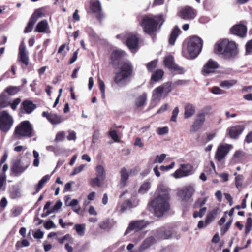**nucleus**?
Returning a JSON list of instances; mask_svg holds the SVG:
<instances>
[{
	"mask_svg": "<svg viewBox=\"0 0 252 252\" xmlns=\"http://www.w3.org/2000/svg\"><path fill=\"white\" fill-rule=\"evenodd\" d=\"M125 55L123 50L115 49L112 51L109 57V64L115 68L114 81L119 87L127 85L134 75L132 64L122 61Z\"/></svg>",
	"mask_w": 252,
	"mask_h": 252,
	"instance_id": "obj_1",
	"label": "nucleus"
},
{
	"mask_svg": "<svg viewBox=\"0 0 252 252\" xmlns=\"http://www.w3.org/2000/svg\"><path fill=\"white\" fill-rule=\"evenodd\" d=\"M156 197L149 203L153 209L154 213L157 217L162 216L170 209V199L168 188L163 184H160L157 190Z\"/></svg>",
	"mask_w": 252,
	"mask_h": 252,
	"instance_id": "obj_2",
	"label": "nucleus"
},
{
	"mask_svg": "<svg viewBox=\"0 0 252 252\" xmlns=\"http://www.w3.org/2000/svg\"><path fill=\"white\" fill-rule=\"evenodd\" d=\"M165 18L162 14L153 16H144L140 23L144 32L150 35L155 34L159 25V28L165 22Z\"/></svg>",
	"mask_w": 252,
	"mask_h": 252,
	"instance_id": "obj_3",
	"label": "nucleus"
},
{
	"mask_svg": "<svg viewBox=\"0 0 252 252\" xmlns=\"http://www.w3.org/2000/svg\"><path fill=\"white\" fill-rule=\"evenodd\" d=\"M214 51L216 54H221L224 58L230 59L236 54V44L233 41L224 39L216 43Z\"/></svg>",
	"mask_w": 252,
	"mask_h": 252,
	"instance_id": "obj_4",
	"label": "nucleus"
},
{
	"mask_svg": "<svg viewBox=\"0 0 252 252\" xmlns=\"http://www.w3.org/2000/svg\"><path fill=\"white\" fill-rule=\"evenodd\" d=\"M34 134L33 126L29 121L25 120L16 126L13 134V137L15 140H20L32 137Z\"/></svg>",
	"mask_w": 252,
	"mask_h": 252,
	"instance_id": "obj_5",
	"label": "nucleus"
},
{
	"mask_svg": "<svg viewBox=\"0 0 252 252\" xmlns=\"http://www.w3.org/2000/svg\"><path fill=\"white\" fill-rule=\"evenodd\" d=\"M203 41L199 37L193 35L190 37L187 42V51L190 57L195 58L201 52Z\"/></svg>",
	"mask_w": 252,
	"mask_h": 252,
	"instance_id": "obj_6",
	"label": "nucleus"
},
{
	"mask_svg": "<svg viewBox=\"0 0 252 252\" xmlns=\"http://www.w3.org/2000/svg\"><path fill=\"white\" fill-rule=\"evenodd\" d=\"M195 192L193 185H189L178 189L177 195L184 204H188L192 201V196Z\"/></svg>",
	"mask_w": 252,
	"mask_h": 252,
	"instance_id": "obj_7",
	"label": "nucleus"
},
{
	"mask_svg": "<svg viewBox=\"0 0 252 252\" xmlns=\"http://www.w3.org/2000/svg\"><path fill=\"white\" fill-rule=\"evenodd\" d=\"M13 124V119L6 111L0 112V129L3 132H8Z\"/></svg>",
	"mask_w": 252,
	"mask_h": 252,
	"instance_id": "obj_8",
	"label": "nucleus"
},
{
	"mask_svg": "<svg viewBox=\"0 0 252 252\" xmlns=\"http://www.w3.org/2000/svg\"><path fill=\"white\" fill-rule=\"evenodd\" d=\"M89 9L91 12L95 14V17L100 23L104 18L101 3L99 0H91L89 2Z\"/></svg>",
	"mask_w": 252,
	"mask_h": 252,
	"instance_id": "obj_9",
	"label": "nucleus"
},
{
	"mask_svg": "<svg viewBox=\"0 0 252 252\" xmlns=\"http://www.w3.org/2000/svg\"><path fill=\"white\" fill-rule=\"evenodd\" d=\"M42 12L41 9H37L34 11L33 13L30 17L27 26H26L24 32L25 33H29L32 31L33 26L37 20L42 16Z\"/></svg>",
	"mask_w": 252,
	"mask_h": 252,
	"instance_id": "obj_10",
	"label": "nucleus"
},
{
	"mask_svg": "<svg viewBox=\"0 0 252 252\" xmlns=\"http://www.w3.org/2000/svg\"><path fill=\"white\" fill-rule=\"evenodd\" d=\"M194 172L192 166L190 164H182L181 167L173 174L175 178H180L192 174Z\"/></svg>",
	"mask_w": 252,
	"mask_h": 252,
	"instance_id": "obj_11",
	"label": "nucleus"
},
{
	"mask_svg": "<svg viewBox=\"0 0 252 252\" xmlns=\"http://www.w3.org/2000/svg\"><path fill=\"white\" fill-rule=\"evenodd\" d=\"M157 241L167 239L172 237L171 230L169 228H160L153 232Z\"/></svg>",
	"mask_w": 252,
	"mask_h": 252,
	"instance_id": "obj_12",
	"label": "nucleus"
},
{
	"mask_svg": "<svg viewBox=\"0 0 252 252\" xmlns=\"http://www.w3.org/2000/svg\"><path fill=\"white\" fill-rule=\"evenodd\" d=\"M219 68L218 63L212 59H209L208 62L204 65L201 73L204 75H207L211 73H213L215 70Z\"/></svg>",
	"mask_w": 252,
	"mask_h": 252,
	"instance_id": "obj_13",
	"label": "nucleus"
},
{
	"mask_svg": "<svg viewBox=\"0 0 252 252\" xmlns=\"http://www.w3.org/2000/svg\"><path fill=\"white\" fill-rule=\"evenodd\" d=\"M29 163H24L21 160H17L11 167V170L15 176H19L28 167Z\"/></svg>",
	"mask_w": 252,
	"mask_h": 252,
	"instance_id": "obj_14",
	"label": "nucleus"
},
{
	"mask_svg": "<svg viewBox=\"0 0 252 252\" xmlns=\"http://www.w3.org/2000/svg\"><path fill=\"white\" fill-rule=\"evenodd\" d=\"M179 16L184 20H191L196 16L194 9L190 6L183 8L179 12Z\"/></svg>",
	"mask_w": 252,
	"mask_h": 252,
	"instance_id": "obj_15",
	"label": "nucleus"
},
{
	"mask_svg": "<svg viewBox=\"0 0 252 252\" xmlns=\"http://www.w3.org/2000/svg\"><path fill=\"white\" fill-rule=\"evenodd\" d=\"M36 105L32 101L29 100H25L22 102L20 108V112L22 114H31L35 108Z\"/></svg>",
	"mask_w": 252,
	"mask_h": 252,
	"instance_id": "obj_16",
	"label": "nucleus"
},
{
	"mask_svg": "<svg viewBox=\"0 0 252 252\" xmlns=\"http://www.w3.org/2000/svg\"><path fill=\"white\" fill-rule=\"evenodd\" d=\"M147 225L144 220H133L130 222L128 227L125 233V235L128 234L130 231L134 230H141L145 228Z\"/></svg>",
	"mask_w": 252,
	"mask_h": 252,
	"instance_id": "obj_17",
	"label": "nucleus"
},
{
	"mask_svg": "<svg viewBox=\"0 0 252 252\" xmlns=\"http://www.w3.org/2000/svg\"><path fill=\"white\" fill-rule=\"evenodd\" d=\"M247 32V27L242 24L235 25L230 29V32L232 34L241 37H245L246 35Z\"/></svg>",
	"mask_w": 252,
	"mask_h": 252,
	"instance_id": "obj_18",
	"label": "nucleus"
},
{
	"mask_svg": "<svg viewBox=\"0 0 252 252\" xmlns=\"http://www.w3.org/2000/svg\"><path fill=\"white\" fill-rule=\"evenodd\" d=\"M42 116L45 117L48 121L52 125H57L61 123L63 119L61 115L57 114L49 113L44 111L42 113Z\"/></svg>",
	"mask_w": 252,
	"mask_h": 252,
	"instance_id": "obj_19",
	"label": "nucleus"
},
{
	"mask_svg": "<svg viewBox=\"0 0 252 252\" xmlns=\"http://www.w3.org/2000/svg\"><path fill=\"white\" fill-rule=\"evenodd\" d=\"M205 121V114L200 113L197 114V117L191 126V131L196 132L203 125Z\"/></svg>",
	"mask_w": 252,
	"mask_h": 252,
	"instance_id": "obj_20",
	"label": "nucleus"
},
{
	"mask_svg": "<svg viewBox=\"0 0 252 252\" xmlns=\"http://www.w3.org/2000/svg\"><path fill=\"white\" fill-rule=\"evenodd\" d=\"M231 148V145L227 144L219 145L216 152L215 158H225Z\"/></svg>",
	"mask_w": 252,
	"mask_h": 252,
	"instance_id": "obj_21",
	"label": "nucleus"
},
{
	"mask_svg": "<svg viewBox=\"0 0 252 252\" xmlns=\"http://www.w3.org/2000/svg\"><path fill=\"white\" fill-rule=\"evenodd\" d=\"M18 59L19 61L25 65V66H22L23 68H25L29 65V57L27 55L24 46L20 45L19 47Z\"/></svg>",
	"mask_w": 252,
	"mask_h": 252,
	"instance_id": "obj_22",
	"label": "nucleus"
},
{
	"mask_svg": "<svg viewBox=\"0 0 252 252\" xmlns=\"http://www.w3.org/2000/svg\"><path fill=\"white\" fill-rule=\"evenodd\" d=\"M138 42L139 39L136 35H130L127 37L126 44L130 49H134L138 47Z\"/></svg>",
	"mask_w": 252,
	"mask_h": 252,
	"instance_id": "obj_23",
	"label": "nucleus"
},
{
	"mask_svg": "<svg viewBox=\"0 0 252 252\" xmlns=\"http://www.w3.org/2000/svg\"><path fill=\"white\" fill-rule=\"evenodd\" d=\"M244 127L240 125H237L231 127L229 130V134L231 138L236 139L242 132Z\"/></svg>",
	"mask_w": 252,
	"mask_h": 252,
	"instance_id": "obj_24",
	"label": "nucleus"
},
{
	"mask_svg": "<svg viewBox=\"0 0 252 252\" xmlns=\"http://www.w3.org/2000/svg\"><path fill=\"white\" fill-rule=\"evenodd\" d=\"M120 186L124 187L126 185L129 176V172L125 168L123 167L120 171Z\"/></svg>",
	"mask_w": 252,
	"mask_h": 252,
	"instance_id": "obj_25",
	"label": "nucleus"
},
{
	"mask_svg": "<svg viewBox=\"0 0 252 252\" xmlns=\"http://www.w3.org/2000/svg\"><path fill=\"white\" fill-rule=\"evenodd\" d=\"M181 32L182 31L180 28L177 26H175L170 33L169 38V43L171 45H173L175 44L177 38Z\"/></svg>",
	"mask_w": 252,
	"mask_h": 252,
	"instance_id": "obj_26",
	"label": "nucleus"
},
{
	"mask_svg": "<svg viewBox=\"0 0 252 252\" xmlns=\"http://www.w3.org/2000/svg\"><path fill=\"white\" fill-rule=\"evenodd\" d=\"M195 113V107L191 103H187L185 106L184 118L188 119Z\"/></svg>",
	"mask_w": 252,
	"mask_h": 252,
	"instance_id": "obj_27",
	"label": "nucleus"
},
{
	"mask_svg": "<svg viewBox=\"0 0 252 252\" xmlns=\"http://www.w3.org/2000/svg\"><path fill=\"white\" fill-rule=\"evenodd\" d=\"M157 241L156 238L154 236L149 237L144 240L139 248V251H142L148 248L152 245L154 244Z\"/></svg>",
	"mask_w": 252,
	"mask_h": 252,
	"instance_id": "obj_28",
	"label": "nucleus"
},
{
	"mask_svg": "<svg viewBox=\"0 0 252 252\" xmlns=\"http://www.w3.org/2000/svg\"><path fill=\"white\" fill-rule=\"evenodd\" d=\"M9 97L5 93L0 94V109L7 107L10 104Z\"/></svg>",
	"mask_w": 252,
	"mask_h": 252,
	"instance_id": "obj_29",
	"label": "nucleus"
},
{
	"mask_svg": "<svg viewBox=\"0 0 252 252\" xmlns=\"http://www.w3.org/2000/svg\"><path fill=\"white\" fill-rule=\"evenodd\" d=\"M164 92V88L161 86L157 87L154 90L152 95V100L159 101L161 98V95Z\"/></svg>",
	"mask_w": 252,
	"mask_h": 252,
	"instance_id": "obj_30",
	"label": "nucleus"
},
{
	"mask_svg": "<svg viewBox=\"0 0 252 252\" xmlns=\"http://www.w3.org/2000/svg\"><path fill=\"white\" fill-rule=\"evenodd\" d=\"M48 28V22L46 20L39 22L36 26L34 31L38 32H44Z\"/></svg>",
	"mask_w": 252,
	"mask_h": 252,
	"instance_id": "obj_31",
	"label": "nucleus"
},
{
	"mask_svg": "<svg viewBox=\"0 0 252 252\" xmlns=\"http://www.w3.org/2000/svg\"><path fill=\"white\" fill-rule=\"evenodd\" d=\"M146 101L147 94L146 93H143L136 99L135 104L138 108L142 107L145 104Z\"/></svg>",
	"mask_w": 252,
	"mask_h": 252,
	"instance_id": "obj_32",
	"label": "nucleus"
},
{
	"mask_svg": "<svg viewBox=\"0 0 252 252\" xmlns=\"http://www.w3.org/2000/svg\"><path fill=\"white\" fill-rule=\"evenodd\" d=\"M164 71L162 69H158L152 75L151 80L154 82L159 81L164 75Z\"/></svg>",
	"mask_w": 252,
	"mask_h": 252,
	"instance_id": "obj_33",
	"label": "nucleus"
},
{
	"mask_svg": "<svg viewBox=\"0 0 252 252\" xmlns=\"http://www.w3.org/2000/svg\"><path fill=\"white\" fill-rule=\"evenodd\" d=\"M10 197L12 199H16L21 196L20 189L17 186H13L10 192Z\"/></svg>",
	"mask_w": 252,
	"mask_h": 252,
	"instance_id": "obj_34",
	"label": "nucleus"
},
{
	"mask_svg": "<svg viewBox=\"0 0 252 252\" xmlns=\"http://www.w3.org/2000/svg\"><path fill=\"white\" fill-rule=\"evenodd\" d=\"M96 176L104 180L106 178V172L104 167L102 165H98L95 167Z\"/></svg>",
	"mask_w": 252,
	"mask_h": 252,
	"instance_id": "obj_35",
	"label": "nucleus"
},
{
	"mask_svg": "<svg viewBox=\"0 0 252 252\" xmlns=\"http://www.w3.org/2000/svg\"><path fill=\"white\" fill-rule=\"evenodd\" d=\"M218 209L215 208L208 212L206 216V220L207 222L209 224L211 223L215 219L217 213H218Z\"/></svg>",
	"mask_w": 252,
	"mask_h": 252,
	"instance_id": "obj_36",
	"label": "nucleus"
},
{
	"mask_svg": "<svg viewBox=\"0 0 252 252\" xmlns=\"http://www.w3.org/2000/svg\"><path fill=\"white\" fill-rule=\"evenodd\" d=\"M50 177L51 176L50 175H45L39 181L35 187L37 192H38L41 189L45 184L50 179Z\"/></svg>",
	"mask_w": 252,
	"mask_h": 252,
	"instance_id": "obj_37",
	"label": "nucleus"
},
{
	"mask_svg": "<svg viewBox=\"0 0 252 252\" xmlns=\"http://www.w3.org/2000/svg\"><path fill=\"white\" fill-rule=\"evenodd\" d=\"M19 91L20 89L18 87L10 86L5 88L3 92L5 94H8L9 95H14Z\"/></svg>",
	"mask_w": 252,
	"mask_h": 252,
	"instance_id": "obj_38",
	"label": "nucleus"
},
{
	"mask_svg": "<svg viewBox=\"0 0 252 252\" xmlns=\"http://www.w3.org/2000/svg\"><path fill=\"white\" fill-rule=\"evenodd\" d=\"M104 181V179L96 176L95 177L92 178L90 180V184L91 186L92 187H100L101 186L102 183Z\"/></svg>",
	"mask_w": 252,
	"mask_h": 252,
	"instance_id": "obj_39",
	"label": "nucleus"
},
{
	"mask_svg": "<svg viewBox=\"0 0 252 252\" xmlns=\"http://www.w3.org/2000/svg\"><path fill=\"white\" fill-rule=\"evenodd\" d=\"M76 230L77 234L80 236H83L85 234L86 225L85 224H75L74 227Z\"/></svg>",
	"mask_w": 252,
	"mask_h": 252,
	"instance_id": "obj_40",
	"label": "nucleus"
},
{
	"mask_svg": "<svg viewBox=\"0 0 252 252\" xmlns=\"http://www.w3.org/2000/svg\"><path fill=\"white\" fill-rule=\"evenodd\" d=\"M64 204L66 206H76L78 204V201L77 199L71 200V198L69 195H66L64 198Z\"/></svg>",
	"mask_w": 252,
	"mask_h": 252,
	"instance_id": "obj_41",
	"label": "nucleus"
},
{
	"mask_svg": "<svg viewBox=\"0 0 252 252\" xmlns=\"http://www.w3.org/2000/svg\"><path fill=\"white\" fill-rule=\"evenodd\" d=\"M164 63L165 66L170 69L175 64L173 57L172 56L166 57L164 59Z\"/></svg>",
	"mask_w": 252,
	"mask_h": 252,
	"instance_id": "obj_42",
	"label": "nucleus"
},
{
	"mask_svg": "<svg viewBox=\"0 0 252 252\" xmlns=\"http://www.w3.org/2000/svg\"><path fill=\"white\" fill-rule=\"evenodd\" d=\"M131 208H132V207H130L129 202L128 200H126L124 202L123 204L120 206L119 207H118L117 209L118 211H119L121 213H123Z\"/></svg>",
	"mask_w": 252,
	"mask_h": 252,
	"instance_id": "obj_43",
	"label": "nucleus"
},
{
	"mask_svg": "<svg viewBox=\"0 0 252 252\" xmlns=\"http://www.w3.org/2000/svg\"><path fill=\"white\" fill-rule=\"evenodd\" d=\"M158 60H154L146 64V67L149 72H152L157 67Z\"/></svg>",
	"mask_w": 252,
	"mask_h": 252,
	"instance_id": "obj_44",
	"label": "nucleus"
},
{
	"mask_svg": "<svg viewBox=\"0 0 252 252\" xmlns=\"http://www.w3.org/2000/svg\"><path fill=\"white\" fill-rule=\"evenodd\" d=\"M236 83L237 81L234 80H224L221 82L220 86L223 88H229L236 84Z\"/></svg>",
	"mask_w": 252,
	"mask_h": 252,
	"instance_id": "obj_45",
	"label": "nucleus"
},
{
	"mask_svg": "<svg viewBox=\"0 0 252 252\" xmlns=\"http://www.w3.org/2000/svg\"><path fill=\"white\" fill-rule=\"evenodd\" d=\"M127 200L132 208L136 207L139 204V200L136 195H132L131 198Z\"/></svg>",
	"mask_w": 252,
	"mask_h": 252,
	"instance_id": "obj_46",
	"label": "nucleus"
},
{
	"mask_svg": "<svg viewBox=\"0 0 252 252\" xmlns=\"http://www.w3.org/2000/svg\"><path fill=\"white\" fill-rule=\"evenodd\" d=\"M150 184L149 182H145L144 183L139 189V192L141 193L144 194L146 193L150 188Z\"/></svg>",
	"mask_w": 252,
	"mask_h": 252,
	"instance_id": "obj_47",
	"label": "nucleus"
},
{
	"mask_svg": "<svg viewBox=\"0 0 252 252\" xmlns=\"http://www.w3.org/2000/svg\"><path fill=\"white\" fill-rule=\"evenodd\" d=\"M207 208L206 207H202L201 208L199 211H195L193 213V216L194 218L197 217H202L205 214Z\"/></svg>",
	"mask_w": 252,
	"mask_h": 252,
	"instance_id": "obj_48",
	"label": "nucleus"
},
{
	"mask_svg": "<svg viewBox=\"0 0 252 252\" xmlns=\"http://www.w3.org/2000/svg\"><path fill=\"white\" fill-rule=\"evenodd\" d=\"M22 211V208L19 207H14L11 210V215L15 217L20 215Z\"/></svg>",
	"mask_w": 252,
	"mask_h": 252,
	"instance_id": "obj_49",
	"label": "nucleus"
},
{
	"mask_svg": "<svg viewBox=\"0 0 252 252\" xmlns=\"http://www.w3.org/2000/svg\"><path fill=\"white\" fill-rule=\"evenodd\" d=\"M173 84L171 82L164 83L161 87L164 88V91L166 93H170L173 89Z\"/></svg>",
	"mask_w": 252,
	"mask_h": 252,
	"instance_id": "obj_50",
	"label": "nucleus"
},
{
	"mask_svg": "<svg viewBox=\"0 0 252 252\" xmlns=\"http://www.w3.org/2000/svg\"><path fill=\"white\" fill-rule=\"evenodd\" d=\"M65 136V132L63 131L59 132L57 133L56 138H55V141L58 142V141H62L64 140Z\"/></svg>",
	"mask_w": 252,
	"mask_h": 252,
	"instance_id": "obj_51",
	"label": "nucleus"
},
{
	"mask_svg": "<svg viewBox=\"0 0 252 252\" xmlns=\"http://www.w3.org/2000/svg\"><path fill=\"white\" fill-rule=\"evenodd\" d=\"M100 228L103 230H106L110 228L109 222L108 220H105L101 221L99 223Z\"/></svg>",
	"mask_w": 252,
	"mask_h": 252,
	"instance_id": "obj_52",
	"label": "nucleus"
},
{
	"mask_svg": "<svg viewBox=\"0 0 252 252\" xmlns=\"http://www.w3.org/2000/svg\"><path fill=\"white\" fill-rule=\"evenodd\" d=\"M68 135L67 136V139L69 141L75 140L76 139V134L75 132L72 130L67 131Z\"/></svg>",
	"mask_w": 252,
	"mask_h": 252,
	"instance_id": "obj_53",
	"label": "nucleus"
},
{
	"mask_svg": "<svg viewBox=\"0 0 252 252\" xmlns=\"http://www.w3.org/2000/svg\"><path fill=\"white\" fill-rule=\"evenodd\" d=\"M21 99L20 98H17L15 99L12 103H10L9 106L11 108V109L13 110L16 109L17 106L21 102Z\"/></svg>",
	"mask_w": 252,
	"mask_h": 252,
	"instance_id": "obj_54",
	"label": "nucleus"
},
{
	"mask_svg": "<svg viewBox=\"0 0 252 252\" xmlns=\"http://www.w3.org/2000/svg\"><path fill=\"white\" fill-rule=\"evenodd\" d=\"M170 69L176 71L178 74H184L185 72V70L183 68L179 67L175 63Z\"/></svg>",
	"mask_w": 252,
	"mask_h": 252,
	"instance_id": "obj_55",
	"label": "nucleus"
},
{
	"mask_svg": "<svg viewBox=\"0 0 252 252\" xmlns=\"http://www.w3.org/2000/svg\"><path fill=\"white\" fill-rule=\"evenodd\" d=\"M179 112V110L178 107H176L172 113V116L171 117V121L173 122H176L177 121V117L178 115Z\"/></svg>",
	"mask_w": 252,
	"mask_h": 252,
	"instance_id": "obj_56",
	"label": "nucleus"
},
{
	"mask_svg": "<svg viewBox=\"0 0 252 252\" xmlns=\"http://www.w3.org/2000/svg\"><path fill=\"white\" fill-rule=\"evenodd\" d=\"M109 135L114 141H115V142L119 141V137L116 130H111L109 131Z\"/></svg>",
	"mask_w": 252,
	"mask_h": 252,
	"instance_id": "obj_57",
	"label": "nucleus"
},
{
	"mask_svg": "<svg viewBox=\"0 0 252 252\" xmlns=\"http://www.w3.org/2000/svg\"><path fill=\"white\" fill-rule=\"evenodd\" d=\"M245 47L246 53L252 54V39L247 42Z\"/></svg>",
	"mask_w": 252,
	"mask_h": 252,
	"instance_id": "obj_58",
	"label": "nucleus"
},
{
	"mask_svg": "<svg viewBox=\"0 0 252 252\" xmlns=\"http://www.w3.org/2000/svg\"><path fill=\"white\" fill-rule=\"evenodd\" d=\"M206 202V198H198L195 202L194 203V207H197L198 206H201L205 204Z\"/></svg>",
	"mask_w": 252,
	"mask_h": 252,
	"instance_id": "obj_59",
	"label": "nucleus"
},
{
	"mask_svg": "<svg viewBox=\"0 0 252 252\" xmlns=\"http://www.w3.org/2000/svg\"><path fill=\"white\" fill-rule=\"evenodd\" d=\"M158 133L160 135H164L168 132V128L167 126L159 127L157 130Z\"/></svg>",
	"mask_w": 252,
	"mask_h": 252,
	"instance_id": "obj_60",
	"label": "nucleus"
},
{
	"mask_svg": "<svg viewBox=\"0 0 252 252\" xmlns=\"http://www.w3.org/2000/svg\"><path fill=\"white\" fill-rule=\"evenodd\" d=\"M85 165L82 164L80 165L79 167L75 168L74 169L73 171L71 173L72 175H74L75 174H78L79 173L81 172L84 168L85 167Z\"/></svg>",
	"mask_w": 252,
	"mask_h": 252,
	"instance_id": "obj_61",
	"label": "nucleus"
},
{
	"mask_svg": "<svg viewBox=\"0 0 252 252\" xmlns=\"http://www.w3.org/2000/svg\"><path fill=\"white\" fill-rule=\"evenodd\" d=\"M43 236L44 233L39 229L33 234V237L35 239H41L43 237Z\"/></svg>",
	"mask_w": 252,
	"mask_h": 252,
	"instance_id": "obj_62",
	"label": "nucleus"
},
{
	"mask_svg": "<svg viewBox=\"0 0 252 252\" xmlns=\"http://www.w3.org/2000/svg\"><path fill=\"white\" fill-rule=\"evenodd\" d=\"M62 206V202L61 201L58 200L56 202L52 210H51L53 211V212L57 211L59 209H60L61 208Z\"/></svg>",
	"mask_w": 252,
	"mask_h": 252,
	"instance_id": "obj_63",
	"label": "nucleus"
},
{
	"mask_svg": "<svg viewBox=\"0 0 252 252\" xmlns=\"http://www.w3.org/2000/svg\"><path fill=\"white\" fill-rule=\"evenodd\" d=\"M245 156V152L241 150H238L235 152L233 158H243Z\"/></svg>",
	"mask_w": 252,
	"mask_h": 252,
	"instance_id": "obj_64",
	"label": "nucleus"
}]
</instances>
